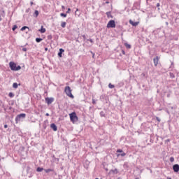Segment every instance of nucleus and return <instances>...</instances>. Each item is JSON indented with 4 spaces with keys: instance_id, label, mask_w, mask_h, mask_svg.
<instances>
[{
    "instance_id": "obj_45",
    "label": "nucleus",
    "mask_w": 179,
    "mask_h": 179,
    "mask_svg": "<svg viewBox=\"0 0 179 179\" xmlns=\"http://www.w3.org/2000/svg\"><path fill=\"white\" fill-rule=\"evenodd\" d=\"M48 38H51V36H48Z\"/></svg>"
},
{
    "instance_id": "obj_14",
    "label": "nucleus",
    "mask_w": 179,
    "mask_h": 179,
    "mask_svg": "<svg viewBox=\"0 0 179 179\" xmlns=\"http://www.w3.org/2000/svg\"><path fill=\"white\" fill-rule=\"evenodd\" d=\"M39 31L41 33H45V29L43 26H41V29H39Z\"/></svg>"
},
{
    "instance_id": "obj_39",
    "label": "nucleus",
    "mask_w": 179,
    "mask_h": 179,
    "mask_svg": "<svg viewBox=\"0 0 179 179\" xmlns=\"http://www.w3.org/2000/svg\"><path fill=\"white\" fill-rule=\"evenodd\" d=\"M92 58H94V53H92Z\"/></svg>"
},
{
    "instance_id": "obj_21",
    "label": "nucleus",
    "mask_w": 179,
    "mask_h": 179,
    "mask_svg": "<svg viewBox=\"0 0 179 179\" xmlns=\"http://www.w3.org/2000/svg\"><path fill=\"white\" fill-rule=\"evenodd\" d=\"M108 87H109V89H114L115 86H114V85H112L111 83H109Z\"/></svg>"
},
{
    "instance_id": "obj_42",
    "label": "nucleus",
    "mask_w": 179,
    "mask_h": 179,
    "mask_svg": "<svg viewBox=\"0 0 179 179\" xmlns=\"http://www.w3.org/2000/svg\"><path fill=\"white\" fill-rule=\"evenodd\" d=\"M171 110H173L174 108V107L171 106Z\"/></svg>"
},
{
    "instance_id": "obj_17",
    "label": "nucleus",
    "mask_w": 179,
    "mask_h": 179,
    "mask_svg": "<svg viewBox=\"0 0 179 179\" xmlns=\"http://www.w3.org/2000/svg\"><path fill=\"white\" fill-rule=\"evenodd\" d=\"M36 43H41V41H43V38H36Z\"/></svg>"
},
{
    "instance_id": "obj_20",
    "label": "nucleus",
    "mask_w": 179,
    "mask_h": 179,
    "mask_svg": "<svg viewBox=\"0 0 179 179\" xmlns=\"http://www.w3.org/2000/svg\"><path fill=\"white\" fill-rule=\"evenodd\" d=\"M13 87L14 89H17V83H14L13 84Z\"/></svg>"
},
{
    "instance_id": "obj_11",
    "label": "nucleus",
    "mask_w": 179,
    "mask_h": 179,
    "mask_svg": "<svg viewBox=\"0 0 179 179\" xmlns=\"http://www.w3.org/2000/svg\"><path fill=\"white\" fill-rule=\"evenodd\" d=\"M64 49H62V48H60L59 49V53H58V56L61 58V57H62V52H64Z\"/></svg>"
},
{
    "instance_id": "obj_37",
    "label": "nucleus",
    "mask_w": 179,
    "mask_h": 179,
    "mask_svg": "<svg viewBox=\"0 0 179 179\" xmlns=\"http://www.w3.org/2000/svg\"><path fill=\"white\" fill-rule=\"evenodd\" d=\"M4 128H8V124H5Z\"/></svg>"
},
{
    "instance_id": "obj_9",
    "label": "nucleus",
    "mask_w": 179,
    "mask_h": 179,
    "mask_svg": "<svg viewBox=\"0 0 179 179\" xmlns=\"http://www.w3.org/2000/svg\"><path fill=\"white\" fill-rule=\"evenodd\" d=\"M50 128H52V129H53V131H57V125H55V124L52 123L50 124Z\"/></svg>"
},
{
    "instance_id": "obj_4",
    "label": "nucleus",
    "mask_w": 179,
    "mask_h": 179,
    "mask_svg": "<svg viewBox=\"0 0 179 179\" xmlns=\"http://www.w3.org/2000/svg\"><path fill=\"white\" fill-rule=\"evenodd\" d=\"M107 27L108 29H110V28L114 29V27H115V21L110 20L107 24Z\"/></svg>"
},
{
    "instance_id": "obj_46",
    "label": "nucleus",
    "mask_w": 179,
    "mask_h": 179,
    "mask_svg": "<svg viewBox=\"0 0 179 179\" xmlns=\"http://www.w3.org/2000/svg\"><path fill=\"white\" fill-rule=\"evenodd\" d=\"M45 50V51H47L48 50V48H46Z\"/></svg>"
},
{
    "instance_id": "obj_13",
    "label": "nucleus",
    "mask_w": 179,
    "mask_h": 179,
    "mask_svg": "<svg viewBox=\"0 0 179 179\" xmlns=\"http://www.w3.org/2000/svg\"><path fill=\"white\" fill-rule=\"evenodd\" d=\"M122 156V157H124V156H127V154L125 152H122L121 154H117V157Z\"/></svg>"
},
{
    "instance_id": "obj_38",
    "label": "nucleus",
    "mask_w": 179,
    "mask_h": 179,
    "mask_svg": "<svg viewBox=\"0 0 179 179\" xmlns=\"http://www.w3.org/2000/svg\"><path fill=\"white\" fill-rule=\"evenodd\" d=\"M157 120L160 122V119L159 117H157Z\"/></svg>"
},
{
    "instance_id": "obj_18",
    "label": "nucleus",
    "mask_w": 179,
    "mask_h": 179,
    "mask_svg": "<svg viewBox=\"0 0 179 179\" xmlns=\"http://www.w3.org/2000/svg\"><path fill=\"white\" fill-rule=\"evenodd\" d=\"M51 171H54V170H52L51 169H45V173H51Z\"/></svg>"
},
{
    "instance_id": "obj_16",
    "label": "nucleus",
    "mask_w": 179,
    "mask_h": 179,
    "mask_svg": "<svg viewBox=\"0 0 179 179\" xmlns=\"http://www.w3.org/2000/svg\"><path fill=\"white\" fill-rule=\"evenodd\" d=\"M61 26H62V27L63 29H64V27H66V22H62Z\"/></svg>"
},
{
    "instance_id": "obj_35",
    "label": "nucleus",
    "mask_w": 179,
    "mask_h": 179,
    "mask_svg": "<svg viewBox=\"0 0 179 179\" xmlns=\"http://www.w3.org/2000/svg\"><path fill=\"white\" fill-rule=\"evenodd\" d=\"M157 8H159V6H160V3H157Z\"/></svg>"
},
{
    "instance_id": "obj_24",
    "label": "nucleus",
    "mask_w": 179,
    "mask_h": 179,
    "mask_svg": "<svg viewBox=\"0 0 179 179\" xmlns=\"http://www.w3.org/2000/svg\"><path fill=\"white\" fill-rule=\"evenodd\" d=\"M100 115H101V117H105L106 114L104 113L103 111H101Z\"/></svg>"
},
{
    "instance_id": "obj_1",
    "label": "nucleus",
    "mask_w": 179,
    "mask_h": 179,
    "mask_svg": "<svg viewBox=\"0 0 179 179\" xmlns=\"http://www.w3.org/2000/svg\"><path fill=\"white\" fill-rule=\"evenodd\" d=\"M9 66L11 71H20V69H22V67L20 66H16V64L13 62H10L9 63Z\"/></svg>"
},
{
    "instance_id": "obj_44",
    "label": "nucleus",
    "mask_w": 179,
    "mask_h": 179,
    "mask_svg": "<svg viewBox=\"0 0 179 179\" xmlns=\"http://www.w3.org/2000/svg\"><path fill=\"white\" fill-rule=\"evenodd\" d=\"M91 43H93V41L91 39L90 41Z\"/></svg>"
},
{
    "instance_id": "obj_23",
    "label": "nucleus",
    "mask_w": 179,
    "mask_h": 179,
    "mask_svg": "<svg viewBox=\"0 0 179 179\" xmlns=\"http://www.w3.org/2000/svg\"><path fill=\"white\" fill-rule=\"evenodd\" d=\"M170 78H171L172 79H174L176 78V76H174V73H170Z\"/></svg>"
},
{
    "instance_id": "obj_41",
    "label": "nucleus",
    "mask_w": 179,
    "mask_h": 179,
    "mask_svg": "<svg viewBox=\"0 0 179 179\" xmlns=\"http://www.w3.org/2000/svg\"><path fill=\"white\" fill-rule=\"evenodd\" d=\"M33 5V1H31V6H32Z\"/></svg>"
},
{
    "instance_id": "obj_50",
    "label": "nucleus",
    "mask_w": 179,
    "mask_h": 179,
    "mask_svg": "<svg viewBox=\"0 0 179 179\" xmlns=\"http://www.w3.org/2000/svg\"><path fill=\"white\" fill-rule=\"evenodd\" d=\"M136 179H139V178H136Z\"/></svg>"
},
{
    "instance_id": "obj_25",
    "label": "nucleus",
    "mask_w": 179,
    "mask_h": 179,
    "mask_svg": "<svg viewBox=\"0 0 179 179\" xmlns=\"http://www.w3.org/2000/svg\"><path fill=\"white\" fill-rule=\"evenodd\" d=\"M17 25H14V26L13 27L12 30H13V31H15V29H17Z\"/></svg>"
},
{
    "instance_id": "obj_26",
    "label": "nucleus",
    "mask_w": 179,
    "mask_h": 179,
    "mask_svg": "<svg viewBox=\"0 0 179 179\" xmlns=\"http://www.w3.org/2000/svg\"><path fill=\"white\" fill-rule=\"evenodd\" d=\"M29 29V27H22V28H21L22 31H24V29Z\"/></svg>"
},
{
    "instance_id": "obj_40",
    "label": "nucleus",
    "mask_w": 179,
    "mask_h": 179,
    "mask_svg": "<svg viewBox=\"0 0 179 179\" xmlns=\"http://www.w3.org/2000/svg\"><path fill=\"white\" fill-rule=\"evenodd\" d=\"M62 9H65V6H62Z\"/></svg>"
},
{
    "instance_id": "obj_47",
    "label": "nucleus",
    "mask_w": 179,
    "mask_h": 179,
    "mask_svg": "<svg viewBox=\"0 0 179 179\" xmlns=\"http://www.w3.org/2000/svg\"><path fill=\"white\" fill-rule=\"evenodd\" d=\"M78 10H79V9L77 8V9H76V12H78Z\"/></svg>"
},
{
    "instance_id": "obj_49",
    "label": "nucleus",
    "mask_w": 179,
    "mask_h": 179,
    "mask_svg": "<svg viewBox=\"0 0 179 179\" xmlns=\"http://www.w3.org/2000/svg\"><path fill=\"white\" fill-rule=\"evenodd\" d=\"M167 179H171V178H168Z\"/></svg>"
},
{
    "instance_id": "obj_6",
    "label": "nucleus",
    "mask_w": 179,
    "mask_h": 179,
    "mask_svg": "<svg viewBox=\"0 0 179 179\" xmlns=\"http://www.w3.org/2000/svg\"><path fill=\"white\" fill-rule=\"evenodd\" d=\"M45 101L48 105L52 104L54 101V98H45Z\"/></svg>"
},
{
    "instance_id": "obj_22",
    "label": "nucleus",
    "mask_w": 179,
    "mask_h": 179,
    "mask_svg": "<svg viewBox=\"0 0 179 179\" xmlns=\"http://www.w3.org/2000/svg\"><path fill=\"white\" fill-rule=\"evenodd\" d=\"M124 45H125L126 48H128V49L131 48V45H129V44H128L127 43H124Z\"/></svg>"
},
{
    "instance_id": "obj_12",
    "label": "nucleus",
    "mask_w": 179,
    "mask_h": 179,
    "mask_svg": "<svg viewBox=\"0 0 179 179\" xmlns=\"http://www.w3.org/2000/svg\"><path fill=\"white\" fill-rule=\"evenodd\" d=\"M154 64L155 65V66H157V64H159V57H155L154 58Z\"/></svg>"
},
{
    "instance_id": "obj_15",
    "label": "nucleus",
    "mask_w": 179,
    "mask_h": 179,
    "mask_svg": "<svg viewBox=\"0 0 179 179\" xmlns=\"http://www.w3.org/2000/svg\"><path fill=\"white\" fill-rule=\"evenodd\" d=\"M43 170H44L43 168H41V167H38L36 169V171H38V173H41V171H43Z\"/></svg>"
},
{
    "instance_id": "obj_48",
    "label": "nucleus",
    "mask_w": 179,
    "mask_h": 179,
    "mask_svg": "<svg viewBox=\"0 0 179 179\" xmlns=\"http://www.w3.org/2000/svg\"><path fill=\"white\" fill-rule=\"evenodd\" d=\"M26 12H29V10H27Z\"/></svg>"
},
{
    "instance_id": "obj_51",
    "label": "nucleus",
    "mask_w": 179,
    "mask_h": 179,
    "mask_svg": "<svg viewBox=\"0 0 179 179\" xmlns=\"http://www.w3.org/2000/svg\"><path fill=\"white\" fill-rule=\"evenodd\" d=\"M0 20H1V18H0Z\"/></svg>"
},
{
    "instance_id": "obj_29",
    "label": "nucleus",
    "mask_w": 179,
    "mask_h": 179,
    "mask_svg": "<svg viewBox=\"0 0 179 179\" xmlns=\"http://www.w3.org/2000/svg\"><path fill=\"white\" fill-rule=\"evenodd\" d=\"M170 162H171V163H173V162H174V158H173V157H171V158H170Z\"/></svg>"
},
{
    "instance_id": "obj_5",
    "label": "nucleus",
    "mask_w": 179,
    "mask_h": 179,
    "mask_svg": "<svg viewBox=\"0 0 179 179\" xmlns=\"http://www.w3.org/2000/svg\"><path fill=\"white\" fill-rule=\"evenodd\" d=\"M20 118H26V114L21 113L20 115H17L15 117L16 122H19V121H20Z\"/></svg>"
},
{
    "instance_id": "obj_3",
    "label": "nucleus",
    "mask_w": 179,
    "mask_h": 179,
    "mask_svg": "<svg viewBox=\"0 0 179 179\" xmlns=\"http://www.w3.org/2000/svg\"><path fill=\"white\" fill-rule=\"evenodd\" d=\"M69 115H70V120L72 122H75L78 121V116H76V113H72Z\"/></svg>"
},
{
    "instance_id": "obj_7",
    "label": "nucleus",
    "mask_w": 179,
    "mask_h": 179,
    "mask_svg": "<svg viewBox=\"0 0 179 179\" xmlns=\"http://www.w3.org/2000/svg\"><path fill=\"white\" fill-rule=\"evenodd\" d=\"M173 170L175 171V173H178L179 171V165L178 164H175L173 166Z\"/></svg>"
},
{
    "instance_id": "obj_27",
    "label": "nucleus",
    "mask_w": 179,
    "mask_h": 179,
    "mask_svg": "<svg viewBox=\"0 0 179 179\" xmlns=\"http://www.w3.org/2000/svg\"><path fill=\"white\" fill-rule=\"evenodd\" d=\"M60 16H62V17H66V14H64V13H61L60 14Z\"/></svg>"
},
{
    "instance_id": "obj_32",
    "label": "nucleus",
    "mask_w": 179,
    "mask_h": 179,
    "mask_svg": "<svg viewBox=\"0 0 179 179\" xmlns=\"http://www.w3.org/2000/svg\"><path fill=\"white\" fill-rule=\"evenodd\" d=\"M22 51L26 52V51H27V49L26 48H23Z\"/></svg>"
},
{
    "instance_id": "obj_31",
    "label": "nucleus",
    "mask_w": 179,
    "mask_h": 179,
    "mask_svg": "<svg viewBox=\"0 0 179 179\" xmlns=\"http://www.w3.org/2000/svg\"><path fill=\"white\" fill-rule=\"evenodd\" d=\"M117 153H122V150L119 149V150H117Z\"/></svg>"
},
{
    "instance_id": "obj_43",
    "label": "nucleus",
    "mask_w": 179,
    "mask_h": 179,
    "mask_svg": "<svg viewBox=\"0 0 179 179\" xmlns=\"http://www.w3.org/2000/svg\"><path fill=\"white\" fill-rule=\"evenodd\" d=\"M166 113H167L168 114H170V112H169V110H167Z\"/></svg>"
},
{
    "instance_id": "obj_8",
    "label": "nucleus",
    "mask_w": 179,
    "mask_h": 179,
    "mask_svg": "<svg viewBox=\"0 0 179 179\" xmlns=\"http://www.w3.org/2000/svg\"><path fill=\"white\" fill-rule=\"evenodd\" d=\"M129 23H130V24H131V26H134V27H136V26H138L139 24V22H134V21H132V20H129Z\"/></svg>"
},
{
    "instance_id": "obj_19",
    "label": "nucleus",
    "mask_w": 179,
    "mask_h": 179,
    "mask_svg": "<svg viewBox=\"0 0 179 179\" xmlns=\"http://www.w3.org/2000/svg\"><path fill=\"white\" fill-rule=\"evenodd\" d=\"M34 16L35 17H37V16H38V10H35V12L34 13Z\"/></svg>"
},
{
    "instance_id": "obj_2",
    "label": "nucleus",
    "mask_w": 179,
    "mask_h": 179,
    "mask_svg": "<svg viewBox=\"0 0 179 179\" xmlns=\"http://www.w3.org/2000/svg\"><path fill=\"white\" fill-rule=\"evenodd\" d=\"M64 92H65L66 94H67L69 96V97L73 99V95L72 94V91L71 90V87H69V86L66 87Z\"/></svg>"
},
{
    "instance_id": "obj_30",
    "label": "nucleus",
    "mask_w": 179,
    "mask_h": 179,
    "mask_svg": "<svg viewBox=\"0 0 179 179\" xmlns=\"http://www.w3.org/2000/svg\"><path fill=\"white\" fill-rule=\"evenodd\" d=\"M106 14H107L108 17H110H110H113V16H111V14L110 13H106Z\"/></svg>"
},
{
    "instance_id": "obj_33",
    "label": "nucleus",
    "mask_w": 179,
    "mask_h": 179,
    "mask_svg": "<svg viewBox=\"0 0 179 179\" xmlns=\"http://www.w3.org/2000/svg\"><path fill=\"white\" fill-rule=\"evenodd\" d=\"M71 12V8H68V10L66 11V13H69Z\"/></svg>"
},
{
    "instance_id": "obj_28",
    "label": "nucleus",
    "mask_w": 179,
    "mask_h": 179,
    "mask_svg": "<svg viewBox=\"0 0 179 179\" xmlns=\"http://www.w3.org/2000/svg\"><path fill=\"white\" fill-rule=\"evenodd\" d=\"M8 96H9V97H13V93H12V92H10L9 94H8Z\"/></svg>"
},
{
    "instance_id": "obj_34",
    "label": "nucleus",
    "mask_w": 179,
    "mask_h": 179,
    "mask_svg": "<svg viewBox=\"0 0 179 179\" xmlns=\"http://www.w3.org/2000/svg\"><path fill=\"white\" fill-rule=\"evenodd\" d=\"M92 103L96 104V101L94 99H92Z\"/></svg>"
},
{
    "instance_id": "obj_36",
    "label": "nucleus",
    "mask_w": 179,
    "mask_h": 179,
    "mask_svg": "<svg viewBox=\"0 0 179 179\" xmlns=\"http://www.w3.org/2000/svg\"><path fill=\"white\" fill-rule=\"evenodd\" d=\"M45 115H46V117H49L50 114L49 113H46Z\"/></svg>"
},
{
    "instance_id": "obj_10",
    "label": "nucleus",
    "mask_w": 179,
    "mask_h": 179,
    "mask_svg": "<svg viewBox=\"0 0 179 179\" xmlns=\"http://www.w3.org/2000/svg\"><path fill=\"white\" fill-rule=\"evenodd\" d=\"M110 174H118V169H112L110 171Z\"/></svg>"
}]
</instances>
